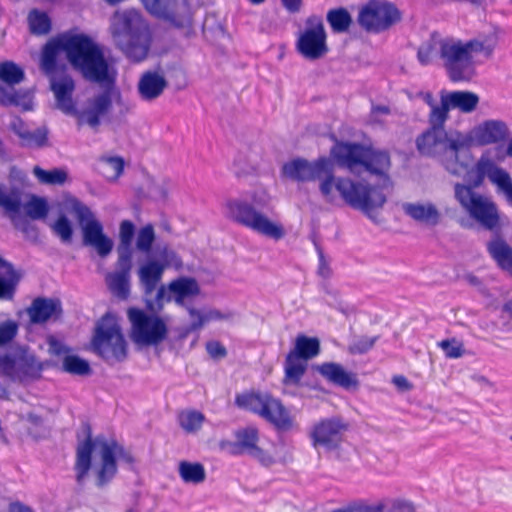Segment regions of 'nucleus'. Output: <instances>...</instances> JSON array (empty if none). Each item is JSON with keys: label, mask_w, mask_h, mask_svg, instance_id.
<instances>
[{"label": "nucleus", "mask_w": 512, "mask_h": 512, "mask_svg": "<svg viewBox=\"0 0 512 512\" xmlns=\"http://www.w3.org/2000/svg\"><path fill=\"white\" fill-rule=\"evenodd\" d=\"M65 48L68 62L83 79L101 86H114L115 76L110 72L103 50L89 36L69 32Z\"/></svg>", "instance_id": "7ed1b4c3"}, {"label": "nucleus", "mask_w": 512, "mask_h": 512, "mask_svg": "<svg viewBox=\"0 0 512 512\" xmlns=\"http://www.w3.org/2000/svg\"><path fill=\"white\" fill-rule=\"evenodd\" d=\"M167 86L163 75L156 71H146L139 79L137 90L142 100L152 101L160 97Z\"/></svg>", "instance_id": "bb28decb"}, {"label": "nucleus", "mask_w": 512, "mask_h": 512, "mask_svg": "<svg viewBox=\"0 0 512 512\" xmlns=\"http://www.w3.org/2000/svg\"><path fill=\"white\" fill-rule=\"evenodd\" d=\"M401 20V11L394 3L386 0H369L358 14V23L373 33L384 32Z\"/></svg>", "instance_id": "4468645a"}, {"label": "nucleus", "mask_w": 512, "mask_h": 512, "mask_svg": "<svg viewBox=\"0 0 512 512\" xmlns=\"http://www.w3.org/2000/svg\"><path fill=\"white\" fill-rule=\"evenodd\" d=\"M69 40V32L58 35L49 40L43 47L40 57V69L47 76L61 73L62 69L67 71V66L58 61L61 52L66 54L65 43Z\"/></svg>", "instance_id": "412c9836"}, {"label": "nucleus", "mask_w": 512, "mask_h": 512, "mask_svg": "<svg viewBox=\"0 0 512 512\" xmlns=\"http://www.w3.org/2000/svg\"><path fill=\"white\" fill-rule=\"evenodd\" d=\"M249 455L258 460L265 467H269L275 462L274 458L268 452L258 446L255 447Z\"/></svg>", "instance_id": "69168bd1"}, {"label": "nucleus", "mask_w": 512, "mask_h": 512, "mask_svg": "<svg viewBox=\"0 0 512 512\" xmlns=\"http://www.w3.org/2000/svg\"><path fill=\"white\" fill-rule=\"evenodd\" d=\"M155 240L154 228L151 224L142 227L136 239V247L141 252H149Z\"/></svg>", "instance_id": "603ef678"}, {"label": "nucleus", "mask_w": 512, "mask_h": 512, "mask_svg": "<svg viewBox=\"0 0 512 512\" xmlns=\"http://www.w3.org/2000/svg\"><path fill=\"white\" fill-rule=\"evenodd\" d=\"M474 172L479 173L484 178L488 177L489 180L496 186L508 174L506 170L499 167L494 161L489 158L481 157L473 167Z\"/></svg>", "instance_id": "e433bc0d"}, {"label": "nucleus", "mask_w": 512, "mask_h": 512, "mask_svg": "<svg viewBox=\"0 0 512 512\" xmlns=\"http://www.w3.org/2000/svg\"><path fill=\"white\" fill-rule=\"evenodd\" d=\"M95 448L100 449L101 466L97 470L98 487H103L109 483L117 473L116 456L123 459L127 463H133L132 455L127 452L124 447L116 441H107L105 439L96 438L94 441L88 435L87 439L79 444L77 448V458L75 464L76 481L82 485L90 468L91 456Z\"/></svg>", "instance_id": "20e7f679"}, {"label": "nucleus", "mask_w": 512, "mask_h": 512, "mask_svg": "<svg viewBox=\"0 0 512 512\" xmlns=\"http://www.w3.org/2000/svg\"><path fill=\"white\" fill-rule=\"evenodd\" d=\"M127 317L131 324L129 336L136 345L156 346L167 338L168 327L160 316L131 307L127 310Z\"/></svg>", "instance_id": "9d476101"}, {"label": "nucleus", "mask_w": 512, "mask_h": 512, "mask_svg": "<svg viewBox=\"0 0 512 512\" xmlns=\"http://www.w3.org/2000/svg\"><path fill=\"white\" fill-rule=\"evenodd\" d=\"M147 11L175 28L191 26L192 16L184 2L178 0H141Z\"/></svg>", "instance_id": "a211bd4d"}, {"label": "nucleus", "mask_w": 512, "mask_h": 512, "mask_svg": "<svg viewBox=\"0 0 512 512\" xmlns=\"http://www.w3.org/2000/svg\"><path fill=\"white\" fill-rule=\"evenodd\" d=\"M354 512H383V503L368 504L363 500H354Z\"/></svg>", "instance_id": "338daca9"}, {"label": "nucleus", "mask_w": 512, "mask_h": 512, "mask_svg": "<svg viewBox=\"0 0 512 512\" xmlns=\"http://www.w3.org/2000/svg\"><path fill=\"white\" fill-rule=\"evenodd\" d=\"M316 370L329 382L348 388L352 385V377L340 364L329 362L316 367Z\"/></svg>", "instance_id": "72a5a7b5"}, {"label": "nucleus", "mask_w": 512, "mask_h": 512, "mask_svg": "<svg viewBox=\"0 0 512 512\" xmlns=\"http://www.w3.org/2000/svg\"><path fill=\"white\" fill-rule=\"evenodd\" d=\"M178 470L180 477L185 483L199 484L206 478V472L201 463L181 461Z\"/></svg>", "instance_id": "a19ab883"}, {"label": "nucleus", "mask_w": 512, "mask_h": 512, "mask_svg": "<svg viewBox=\"0 0 512 512\" xmlns=\"http://www.w3.org/2000/svg\"><path fill=\"white\" fill-rule=\"evenodd\" d=\"M510 135L507 124L502 120H485L475 126L469 135L460 137V140H469L464 147H470L472 144L476 146H486L507 140Z\"/></svg>", "instance_id": "6ab92c4d"}, {"label": "nucleus", "mask_w": 512, "mask_h": 512, "mask_svg": "<svg viewBox=\"0 0 512 512\" xmlns=\"http://www.w3.org/2000/svg\"><path fill=\"white\" fill-rule=\"evenodd\" d=\"M465 179V184L459 182L454 184V197L457 201L480 195L475 190L481 187L485 180L482 175L474 172L473 168L467 172Z\"/></svg>", "instance_id": "473e14b6"}, {"label": "nucleus", "mask_w": 512, "mask_h": 512, "mask_svg": "<svg viewBox=\"0 0 512 512\" xmlns=\"http://www.w3.org/2000/svg\"><path fill=\"white\" fill-rule=\"evenodd\" d=\"M29 28L34 35H45L51 30V20L45 12L32 10L28 15Z\"/></svg>", "instance_id": "79ce46f5"}, {"label": "nucleus", "mask_w": 512, "mask_h": 512, "mask_svg": "<svg viewBox=\"0 0 512 512\" xmlns=\"http://www.w3.org/2000/svg\"><path fill=\"white\" fill-rule=\"evenodd\" d=\"M383 512H415V507L410 501L397 499L388 504L383 503Z\"/></svg>", "instance_id": "13d9d810"}, {"label": "nucleus", "mask_w": 512, "mask_h": 512, "mask_svg": "<svg viewBox=\"0 0 512 512\" xmlns=\"http://www.w3.org/2000/svg\"><path fill=\"white\" fill-rule=\"evenodd\" d=\"M132 269V259L118 257L116 270L107 273L105 277L106 284L113 295L119 299H127L130 294V273Z\"/></svg>", "instance_id": "5701e85b"}, {"label": "nucleus", "mask_w": 512, "mask_h": 512, "mask_svg": "<svg viewBox=\"0 0 512 512\" xmlns=\"http://www.w3.org/2000/svg\"><path fill=\"white\" fill-rule=\"evenodd\" d=\"M486 247L498 267L512 277V247L504 239L503 231L491 236Z\"/></svg>", "instance_id": "a878e982"}, {"label": "nucleus", "mask_w": 512, "mask_h": 512, "mask_svg": "<svg viewBox=\"0 0 512 512\" xmlns=\"http://www.w3.org/2000/svg\"><path fill=\"white\" fill-rule=\"evenodd\" d=\"M48 134L49 131L47 127H39L35 131H30L27 133V138H24L21 142V145L24 147H44L48 142Z\"/></svg>", "instance_id": "3c124183"}, {"label": "nucleus", "mask_w": 512, "mask_h": 512, "mask_svg": "<svg viewBox=\"0 0 512 512\" xmlns=\"http://www.w3.org/2000/svg\"><path fill=\"white\" fill-rule=\"evenodd\" d=\"M204 415L198 411L182 412L179 415L180 426L188 433L199 430L204 422Z\"/></svg>", "instance_id": "09e8293b"}, {"label": "nucleus", "mask_w": 512, "mask_h": 512, "mask_svg": "<svg viewBox=\"0 0 512 512\" xmlns=\"http://www.w3.org/2000/svg\"><path fill=\"white\" fill-rule=\"evenodd\" d=\"M391 114V108L388 105H378L374 104L372 102L371 104V110H370V121L373 123H381L379 116L380 115H390Z\"/></svg>", "instance_id": "0e129e2a"}, {"label": "nucleus", "mask_w": 512, "mask_h": 512, "mask_svg": "<svg viewBox=\"0 0 512 512\" xmlns=\"http://www.w3.org/2000/svg\"><path fill=\"white\" fill-rule=\"evenodd\" d=\"M329 158L333 162V167L347 168L352 171V143L336 141L331 148Z\"/></svg>", "instance_id": "ea45409f"}, {"label": "nucleus", "mask_w": 512, "mask_h": 512, "mask_svg": "<svg viewBox=\"0 0 512 512\" xmlns=\"http://www.w3.org/2000/svg\"><path fill=\"white\" fill-rule=\"evenodd\" d=\"M497 187L504 193L508 204L512 206V179L509 173L499 182Z\"/></svg>", "instance_id": "774afa93"}, {"label": "nucleus", "mask_w": 512, "mask_h": 512, "mask_svg": "<svg viewBox=\"0 0 512 512\" xmlns=\"http://www.w3.org/2000/svg\"><path fill=\"white\" fill-rule=\"evenodd\" d=\"M281 171L284 177L296 182L322 179L319 189L326 201H334L333 189L335 188L343 200L352 206V180L335 178L333 162L328 157H319L314 161L298 157L286 162Z\"/></svg>", "instance_id": "f03ea898"}, {"label": "nucleus", "mask_w": 512, "mask_h": 512, "mask_svg": "<svg viewBox=\"0 0 512 512\" xmlns=\"http://www.w3.org/2000/svg\"><path fill=\"white\" fill-rule=\"evenodd\" d=\"M91 345L93 352L108 364L123 362L127 358V342L117 319L110 313L98 321Z\"/></svg>", "instance_id": "0eeeda50"}, {"label": "nucleus", "mask_w": 512, "mask_h": 512, "mask_svg": "<svg viewBox=\"0 0 512 512\" xmlns=\"http://www.w3.org/2000/svg\"><path fill=\"white\" fill-rule=\"evenodd\" d=\"M227 217L235 223L273 240L285 236L284 227L270 220L249 202L240 199L229 200L226 203Z\"/></svg>", "instance_id": "6e6552de"}, {"label": "nucleus", "mask_w": 512, "mask_h": 512, "mask_svg": "<svg viewBox=\"0 0 512 512\" xmlns=\"http://www.w3.org/2000/svg\"><path fill=\"white\" fill-rule=\"evenodd\" d=\"M450 107L442 91L440 105L433 106L428 115V128L416 137L415 144L420 155L429 158L443 157L452 151L457 158L458 152L467 145L469 140H460L461 133L456 132L457 138L449 137L445 130V122L449 119Z\"/></svg>", "instance_id": "39448f33"}, {"label": "nucleus", "mask_w": 512, "mask_h": 512, "mask_svg": "<svg viewBox=\"0 0 512 512\" xmlns=\"http://www.w3.org/2000/svg\"><path fill=\"white\" fill-rule=\"evenodd\" d=\"M113 36L116 45L134 62L143 61L150 48L148 24L137 10L130 9L114 17Z\"/></svg>", "instance_id": "423d86ee"}, {"label": "nucleus", "mask_w": 512, "mask_h": 512, "mask_svg": "<svg viewBox=\"0 0 512 512\" xmlns=\"http://www.w3.org/2000/svg\"><path fill=\"white\" fill-rule=\"evenodd\" d=\"M312 242L314 244L315 250L318 255V260H319L317 274H318V276H320L323 279H328L332 275V270L330 268V262L326 258L324 251L315 236L312 237Z\"/></svg>", "instance_id": "6e6d98bb"}, {"label": "nucleus", "mask_w": 512, "mask_h": 512, "mask_svg": "<svg viewBox=\"0 0 512 512\" xmlns=\"http://www.w3.org/2000/svg\"><path fill=\"white\" fill-rule=\"evenodd\" d=\"M457 202L469 217L482 230L490 232L491 236L502 232L509 224L508 217L500 211L497 203L488 196L477 195Z\"/></svg>", "instance_id": "9b49d317"}, {"label": "nucleus", "mask_w": 512, "mask_h": 512, "mask_svg": "<svg viewBox=\"0 0 512 512\" xmlns=\"http://www.w3.org/2000/svg\"><path fill=\"white\" fill-rule=\"evenodd\" d=\"M307 365L302 362L300 358L294 356L293 353H288L285 359V378L286 384H299L301 378L306 372Z\"/></svg>", "instance_id": "58836bf2"}, {"label": "nucleus", "mask_w": 512, "mask_h": 512, "mask_svg": "<svg viewBox=\"0 0 512 512\" xmlns=\"http://www.w3.org/2000/svg\"><path fill=\"white\" fill-rule=\"evenodd\" d=\"M0 371L13 382L26 383L40 378L42 365L28 348L18 346L0 356Z\"/></svg>", "instance_id": "ddd939ff"}, {"label": "nucleus", "mask_w": 512, "mask_h": 512, "mask_svg": "<svg viewBox=\"0 0 512 512\" xmlns=\"http://www.w3.org/2000/svg\"><path fill=\"white\" fill-rule=\"evenodd\" d=\"M442 93L450 109H459L463 113L473 112L479 103V96L471 91L447 92L442 90Z\"/></svg>", "instance_id": "7c9ffc66"}, {"label": "nucleus", "mask_w": 512, "mask_h": 512, "mask_svg": "<svg viewBox=\"0 0 512 512\" xmlns=\"http://www.w3.org/2000/svg\"><path fill=\"white\" fill-rule=\"evenodd\" d=\"M9 128L21 139V141L24 138H27V133L29 132V129L26 123L20 117H13L9 124Z\"/></svg>", "instance_id": "e2e57ef3"}, {"label": "nucleus", "mask_w": 512, "mask_h": 512, "mask_svg": "<svg viewBox=\"0 0 512 512\" xmlns=\"http://www.w3.org/2000/svg\"><path fill=\"white\" fill-rule=\"evenodd\" d=\"M134 234L135 225L130 220H123L120 223V243L117 247L118 257L132 259V241Z\"/></svg>", "instance_id": "4c0bfd02"}, {"label": "nucleus", "mask_w": 512, "mask_h": 512, "mask_svg": "<svg viewBox=\"0 0 512 512\" xmlns=\"http://www.w3.org/2000/svg\"><path fill=\"white\" fill-rule=\"evenodd\" d=\"M29 98L28 92L9 91L8 89L0 86V103L2 105H22L25 110H28L29 107L26 104V99Z\"/></svg>", "instance_id": "8fccbe9b"}, {"label": "nucleus", "mask_w": 512, "mask_h": 512, "mask_svg": "<svg viewBox=\"0 0 512 512\" xmlns=\"http://www.w3.org/2000/svg\"><path fill=\"white\" fill-rule=\"evenodd\" d=\"M23 208L25 213L31 219H44L48 212L49 206L45 198L33 195L29 201H27Z\"/></svg>", "instance_id": "49530a36"}, {"label": "nucleus", "mask_w": 512, "mask_h": 512, "mask_svg": "<svg viewBox=\"0 0 512 512\" xmlns=\"http://www.w3.org/2000/svg\"><path fill=\"white\" fill-rule=\"evenodd\" d=\"M235 441L228 442L226 447L232 455H242L249 453L257 447L259 440L258 430L254 427H246L235 431Z\"/></svg>", "instance_id": "c85d7f7f"}, {"label": "nucleus", "mask_w": 512, "mask_h": 512, "mask_svg": "<svg viewBox=\"0 0 512 512\" xmlns=\"http://www.w3.org/2000/svg\"><path fill=\"white\" fill-rule=\"evenodd\" d=\"M297 52L305 59L315 61L329 51L327 33L321 16L312 14L305 21V28L296 41Z\"/></svg>", "instance_id": "2eb2a0df"}, {"label": "nucleus", "mask_w": 512, "mask_h": 512, "mask_svg": "<svg viewBox=\"0 0 512 512\" xmlns=\"http://www.w3.org/2000/svg\"><path fill=\"white\" fill-rule=\"evenodd\" d=\"M187 310L191 318V324L188 328V332L199 330L203 327L204 323L208 321V317L203 315L199 310L193 307H188Z\"/></svg>", "instance_id": "052dcab7"}, {"label": "nucleus", "mask_w": 512, "mask_h": 512, "mask_svg": "<svg viewBox=\"0 0 512 512\" xmlns=\"http://www.w3.org/2000/svg\"><path fill=\"white\" fill-rule=\"evenodd\" d=\"M33 174L39 182L49 185H62L68 177L67 172L63 169L55 168L47 171L39 166L34 167Z\"/></svg>", "instance_id": "c03bdc74"}, {"label": "nucleus", "mask_w": 512, "mask_h": 512, "mask_svg": "<svg viewBox=\"0 0 512 512\" xmlns=\"http://www.w3.org/2000/svg\"><path fill=\"white\" fill-rule=\"evenodd\" d=\"M380 336L376 335L373 337L361 336L354 341V354H365L371 350L374 344L379 340Z\"/></svg>", "instance_id": "bf43d9fd"}, {"label": "nucleus", "mask_w": 512, "mask_h": 512, "mask_svg": "<svg viewBox=\"0 0 512 512\" xmlns=\"http://www.w3.org/2000/svg\"><path fill=\"white\" fill-rule=\"evenodd\" d=\"M240 408L258 414L273 424L278 430L288 431L293 427V419L280 400L268 393H245L236 396Z\"/></svg>", "instance_id": "1a4fd4ad"}, {"label": "nucleus", "mask_w": 512, "mask_h": 512, "mask_svg": "<svg viewBox=\"0 0 512 512\" xmlns=\"http://www.w3.org/2000/svg\"><path fill=\"white\" fill-rule=\"evenodd\" d=\"M68 207L81 226L83 245L95 248L100 257L109 255L113 249V241L104 234L103 225L95 218L91 209L77 198L69 199Z\"/></svg>", "instance_id": "f8f14e48"}, {"label": "nucleus", "mask_w": 512, "mask_h": 512, "mask_svg": "<svg viewBox=\"0 0 512 512\" xmlns=\"http://www.w3.org/2000/svg\"><path fill=\"white\" fill-rule=\"evenodd\" d=\"M168 291L177 305H184V300L197 296L200 288L197 281L192 277H179L168 284Z\"/></svg>", "instance_id": "c756f323"}, {"label": "nucleus", "mask_w": 512, "mask_h": 512, "mask_svg": "<svg viewBox=\"0 0 512 512\" xmlns=\"http://www.w3.org/2000/svg\"><path fill=\"white\" fill-rule=\"evenodd\" d=\"M50 89L54 93L57 108L63 113L71 115L75 112V103L72 95L75 90V82L68 71L62 69L61 73L48 77Z\"/></svg>", "instance_id": "4be33fe9"}, {"label": "nucleus", "mask_w": 512, "mask_h": 512, "mask_svg": "<svg viewBox=\"0 0 512 512\" xmlns=\"http://www.w3.org/2000/svg\"><path fill=\"white\" fill-rule=\"evenodd\" d=\"M21 275L12 267L9 274H0V299L11 300L14 297L16 286Z\"/></svg>", "instance_id": "a18cd8bd"}, {"label": "nucleus", "mask_w": 512, "mask_h": 512, "mask_svg": "<svg viewBox=\"0 0 512 512\" xmlns=\"http://www.w3.org/2000/svg\"><path fill=\"white\" fill-rule=\"evenodd\" d=\"M101 162L113 170L114 178H118L124 170V160L121 157H103Z\"/></svg>", "instance_id": "680f3d73"}, {"label": "nucleus", "mask_w": 512, "mask_h": 512, "mask_svg": "<svg viewBox=\"0 0 512 512\" xmlns=\"http://www.w3.org/2000/svg\"><path fill=\"white\" fill-rule=\"evenodd\" d=\"M326 20L334 34L347 32L352 24L350 13L343 7L330 9L327 12Z\"/></svg>", "instance_id": "c9c22d12"}, {"label": "nucleus", "mask_w": 512, "mask_h": 512, "mask_svg": "<svg viewBox=\"0 0 512 512\" xmlns=\"http://www.w3.org/2000/svg\"><path fill=\"white\" fill-rule=\"evenodd\" d=\"M26 311L32 324H43L62 313L61 302L54 298L37 297Z\"/></svg>", "instance_id": "393cba45"}, {"label": "nucleus", "mask_w": 512, "mask_h": 512, "mask_svg": "<svg viewBox=\"0 0 512 512\" xmlns=\"http://www.w3.org/2000/svg\"><path fill=\"white\" fill-rule=\"evenodd\" d=\"M361 134L362 141H354V176L358 178L354 182V209L378 223V210L394 188L392 159L387 149L375 146L371 137Z\"/></svg>", "instance_id": "f257e3e1"}, {"label": "nucleus", "mask_w": 512, "mask_h": 512, "mask_svg": "<svg viewBox=\"0 0 512 512\" xmlns=\"http://www.w3.org/2000/svg\"><path fill=\"white\" fill-rule=\"evenodd\" d=\"M403 210L412 219L432 226L437 225L440 220V213L433 204L405 203L403 204Z\"/></svg>", "instance_id": "2f4dec72"}, {"label": "nucleus", "mask_w": 512, "mask_h": 512, "mask_svg": "<svg viewBox=\"0 0 512 512\" xmlns=\"http://www.w3.org/2000/svg\"><path fill=\"white\" fill-rule=\"evenodd\" d=\"M53 232L61 239L63 243H70L73 236L71 222L65 215H61L52 225Z\"/></svg>", "instance_id": "864d4df0"}, {"label": "nucleus", "mask_w": 512, "mask_h": 512, "mask_svg": "<svg viewBox=\"0 0 512 512\" xmlns=\"http://www.w3.org/2000/svg\"><path fill=\"white\" fill-rule=\"evenodd\" d=\"M0 207L4 210L15 228L28 233L31 228L30 225L25 222L21 227L18 222V214L22 208L21 191L18 188L7 189L5 185L0 184Z\"/></svg>", "instance_id": "b1692460"}, {"label": "nucleus", "mask_w": 512, "mask_h": 512, "mask_svg": "<svg viewBox=\"0 0 512 512\" xmlns=\"http://www.w3.org/2000/svg\"><path fill=\"white\" fill-rule=\"evenodd\" d=\"M440 57L444 60V66L452 82L471 79L474 68L470 65L467 49L461 41L441 40Z\"/></svg>", "instance_id": "dca6fc26"}, {"label": "nucleus", "mask_w": 512, "mask_h": 512, "mask_svg": "<svg viewBox=\"0 0 512 512\" xmlns=\"http://www.w3.org/2000/svg\"><path fill=\"white\" fill-rule=\"evenodd\" d=\"M346 426L337 419H325L314 425L310 438L315 448L324 447L327 450L336 449Z\"/></svg>", "instance_id": "aec40b11"}, {"label": "nucleus", "mask_w": 512, "mask_h": 512, "mask_svg": "<svg viewBox=\"0 0 512 512\" xmlns=\"http://www.w3.org/2000/svg\"><path fill=\"white\" fill-rule=\"evenodd\" d=\"M105 89L88 98L82 110L75 108L71 115L78 119L79 125L86 124L96 130L101 121L110 113L113 107L112 90L113 86H103Z\"/></svg>", "instance_id": "f3484780"}, {"label": "nucleus", "mask_w": 512, "mask_h": 512, "mask_svg": "<svg viewBox=\"0 0 512 512\" xmlns=\"http://www.w3.org/2000/svg\"><path fill=\"white\" fill-rule=\"evenodd\" d=\"M320 352V342L315 337L298 335L295 341V347L289 353H293L295 357L309 360L317 356Z\"/></svg>", "instance_id": "f704fd0d"}, {"label": "nucleus", "mask_w": 512, "mask_h": 512, "mask_svg": "<svg viewBox=\"0 0 512 512\" xmlns=\"http://www.w3.org/2000/svg\"><path fill=\"white\" fill-rule=\"evenodd\" d=\"M24 79V71L14 62L6 61L0 64V80L3 82L14 85L18 84Z\"/></svg>", "instance_id": "de8ad7c7"}, {"label": "nucleus", "mask_w": 512, "mask_h": 512, "mask_svg": "<svg viewBox=\"0 0 512 512\" xmlns=\"http://www.w3.org/2000/svg\"><path fill=\"white\" fill-rule=\"evenodd\" d=\"M439 346L447 358L456 359L462 357L465 354L463 343L459 342L455 338L444 339L439 342Z\"/></svg>", "instance_id": "5fc2aeb1"}, {"label": "nucleus", "mask_w": 512, "mask_h": 512, "mask_svg": "<svg viewBox=\"0 0 512 512\" xmlns=\"http://www.w3.org/2000/svg\"><path fill=\"white\" fill-rule=\"evenodd\" d=\"M18 325L15 321L7 320L0 324V346L11 342L17 335Z\"/></svg>", "instance_id": "4d7b16f0"}, {"label": "nucleus", "mask_w": 512, "mask_h": 512, "mask_svg": "<svg viewBox=\"0 0 512 512\" xmlns=\"http://www.w3.org/2000/svg\"><path fill=\"white\" fill-rule=\"evenodd\" d=\"M62 364L63 370L72 375L88 376L92 373L89 362L77 355H66Z\"/></svg>", "instance_id": "37998d69"}, {"label": "nucleus", "mask_w": 512, "mask_h": 512, "mask_svg": "<svg viewBox=\"0 0 512 512\" xmlns=\"http://www.w3.org/2000/svg\"><path fill=\"white\" fill-rule=\"evenodd\" d=\"M166 268L158 261H149L139 268L138 275L145 296H150L156 290Z\"/></svg>", "instance_id": "cd10ccee"}]
</instances>
